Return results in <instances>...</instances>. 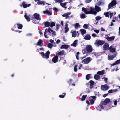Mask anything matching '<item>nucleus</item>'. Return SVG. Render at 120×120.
Masks as SVG:
<instances>
[{
  "mask_svg": "<svg viewBox=\"0 0 120 120\" xmlns=\"http://www.w3.org/2000/svg\"><path fill=\"white\" fill-rule=\"evenodd\" d=\"M90 10L88 11L86 8L84 7H83L82 8V10L83 12H84L85 14H96L93 8L90 7Z\"/></svg>",
  "mask_w": 120,
  "mask_h": 120,
  "instance_id": "obj_1",
  "label": "nucleus"
},
{
  "mask_svg": "<svg viewBox=\"0 0 120 120\" xmlns=\"http://www.w3.org/2000/svg\"><path fill=\"white\" fill-rule=\"evenodd\" d=\"M93 50V49L92 46L90 45H87L86 48V49L84 50V53L87 54L90 53Z\"/></svg>",
  "mask_w": 120,
  "mask_h": 120,
  "instance_id": "obj_2",
  "label": "nucleus"
},
{
  "mask_svg": "<svg viewBox=\"0 0 120 120\" xmlns=\"http://www.w3.org/2000/svg\"><path fill=\"white\" fill-rule=\"evenodd\" d=\"M117 4L116 1V0H113L108 5V10L110 9L111 7H113L115 5Z\"/></svg>",
  "mask_w": 120,
  "mask_h": 120,
  "instance_id": "obj_3",
  "label": "nucleus"
},
{
  "mask_svg": "<svg viewBox=\"0 0 120 120\" xmlns=\"http://www.w3.org/2000/svg\"><path fill=\"white\" fill-rule=\"evenodd\" d=\"M110 102V100L109 98H106L104 101H102L101 104L103 105H105L109 103Z\"/></svg>",
  "mask_w": 120,
  "mask_h": 120,
  "instance_id": "obj_4",
  "label": "nucleus"
},
{
  "mask_svg": "<svg viewBox=\"0 0 120 120\" xmlns=\"http://www.w3.org/2000/svg\"><path fill=\"white\" fill-rule=\"evenodd\" d=\"M105 41L102 40H96L95 41V44L99 45L101 46L105 43Z\"/></svg>",
  "mask_w": 120,
  "mask_h": 120,
  "instance_id": "obj_5",
  "label": "nucleus"
},
{
  "mask_svg": "<svg viewBox=\"0 0 120 120\" xmlns=\"http://www.w3.org/2000/svg\"><path fill=\"white\" fill-rule=\"evenodd\" d=\"M91 61L90 58L88 57L83 60L82 61V62L84 64H87L89 63Z\"/></svg>",
  "mask_w": 120,
  "mask_h": 120,
  "instance_id": "obj_6",
  "label": "nucleus"
},
{
  "mask_svg": "<svg viewBox=\"0 0 120 120\" xmlns=\"http://www.w3.org/2000/svg\"><path fill=\"white\" fill-rule=\"evenodd\" d=\"M109 87L106 84L102 85L101 86V89L103 91H106L109 88Z\"/></svg>",
  "mask_w": 120,
  "mask_h": 120,
  "instance_id": "obj_7",
  "label": "nucleus"
},
{
  "mask_svg": "<svg viewBox=\"0 0 120 120\" xmlns=\"http://www.w3.org/2000/svg\"><path fill=\"white\" fill-rule=\"evenodd\" d=\"M95 8H93L94 9L95 11V13L96 14H93L95 15L97 13V12H99L101 10V8L98 6H95Z\"/></svg>",
  "mask_w": 120,
  "mask_h": 120,
  "instance_id": "obj_8",
  "label": "nucleus"
},
{
  "mask_svg": "<svg viewBox=\"0 0 120 120\" xmlns=\"http://www.w3.org/2000/svg\"><path fill=\"white\" fill-rule=\"evenodd\" d=\"M33 16L35 19L38 20L41 19V18H40L39 14L37 13H35L33 15Z\"/></svg>",
  "mask_w": 120,
  "mask_h": 120,
  "instance_id": "obj_9",
  "label": "nucleus"
},
{
  "mask_svg": "<svg viewBox=\"0 0 120 120\" xmlns=\"http://www.w3.org/2000/svg\"><path fill=\"white\" fill-rule=\"evenodd\" d=\"M52 62L55 63H56L58 61V56L56 55L54 57L52 60Z\"/></svg>",
  "mask_w": 120,
  "mask_h": 120,
  "instance_id": "obj_10",
  "label": "nucleus"
},
{
  "mask_svg": "<svg viewBox=\"0 0 120 120\" xmlns=\"http://www.w3.org/2000/svg\"><path fill=\"white\" fill-rule=\"evenodd\" d=\"M31 16V15H27V14L26 13L24 15V17L28 22L30 21V18Z\"/></svg>",
  "mask_w": 120,
  "mask_h": 120,
  "instance_id": "obj_11",
  "label": "nucleus"
},
{
  "mask_svg": "<svg viewBox=\"0 0 120 120\" xmlns=\"http://www.w3.org/2000/svg\"><path fill=\"white\" fill-rule=\"evenodd\" d=\"M109 47V45L108 43H105L103 45V47L104 49L105 50H106L108 49Z\"/></svg>",
  "mask_w": 120,
  "mask_h": 120,
  "instance_id": "obj_12",
  "label": "nucleus"
},
{
  "mask_svg": "<svg viewBox=\"0 0 120 120\" xmlns=\"http://www.w3.org/2000/svg\"><path fill=\"white\" fill-rule=\"evenodd\" d=\"M45 26V27H49L50 25V23L48 21H46L44 22Z\"/></svg>",
  "mask_w": 120,
  "mask_h": 120,
  "instance_id": "obj_13",
  "label": "nucleus"
},
{
  "mask_svg": "<svg viewBox=\"0 0 120 120\" xmlns=\"http://www.w3.org/2000/svg\"><path fill=\"white\" fill-rule=\"evenodd\" d=\"M69 47V46L68 45L64 44L62 45L60 47L61 49H67Z\"/></svg>",
  "mask_w": 120,
  "mask_h": 120,
  "instance_id": "obj_14",
  "label": "nucleus"
},
{
  "mask_svg": "<svg viewBox=\"0 0 120 120\" xmlns=\"http://www.w3.org/2000/svg\"><path fill=\"white\" fill-rule=\"evenodd\" d=\"M22 5L24 8H25L28 7L30 6L31 5V4H29L28 5L27 4H26L25 2H23L22 3Z\"/></svg>",
  "mask_w": 120,
  "mask_h": 120,
  "instance_id": "obj_15",
  "label": "nucleus"
},
{
  "mask_svg": "<svg viewBox=\"0 0 120 120\" xmlns=\"http://www.w3.org/2000/svg\"><path fill=\"white\" fill-rule=\"evenodd\" d=\"M108 41L113 40L115 38L114 36H112L110 37H107L106 38Z\"/></svg>",
  "mask_w": 120,
  "mask_h": 120,
  "instance_id": "obj_16",
  "label": "nucleus"
},
{
  "mask_svg": "<svg viewBox=\"0 0 120 120\" xmlns=\"http://www.w3.org/2000/svg\"><path fill=\"white\" fill-rule=\"evenodd\" d=\"M91 38V36L89 34H87L86 35L84 38V39L86 40H89Z\"/></svg>",
  "mask_w": 120,
  "mask_h": 120,
  "instance_id": "obj_17",
  "label": "nucleus"
},
{
  "mask_svg": "<svg viewBox=\"0 0 120 120\" xmlns=\"http://www.w3.org/2000/svg\"><path fill=\"white\" fill-rule=\"evenodd\" d=\"M50 54V52L49 51H47L45 53V58L46 59H48L49 57Z\"/></svg>",
  "mask_w": 120,
  "mask_h": 120,
  "instance_id": "obj_18",
  "label": "nucleus"
},
{
  "mask_svg": "<svg viewBox=\"0 0 120 120\" xmlns=\"http://www.w3.org/2000/svg\"><path fill=\"white\" fill-rule=\"evenodd\" d=\"M105 73V70H102L98 71L97 74L98 75H102L104 74Z\"/></svg>",
  "mask_w": 120,
  "mask_h": 120,
  "instance_id": "obj_19",
  "label": "nucleus"
},
{
  "mask_svg": "<svg viewBox=\"0 0 120 120\" xmlns=\"http://www.w3.org/2000/svg\"><path fill=\"white\" fill-rule=\"evenodd\" d=\"M77 40H75L74 41L73 43L71 45L74 47H76L77 45Z\"/></svg>",
  "mask_w": 120,
  "mask_h": 120,
  "instance_id": "obj_20",
  "label": "nucleus"
},
{
  "mask_svg": "<svg viewBox=\"0 0 120 120\" xmlns=\"http://www.w3.org/2000/svg\"><path fill=\"white\" fill-rule=\"evenodd\" d=\"M43 44L42 41L41 39H39V40L38 41L37 43V45L38 46H42V45L41 44Z\"/></svg>",
  "mask_w": 120,
  "mask_h": 120,
  "instance_id": "obj_21",
  "label": "nucleus"
},
{
  "mask_svg": "<svg viewBox=\"0 0 120 120\" xmlns=\"http://www.w3.org/2000/svg\"><path fill=\"white\" fill-rule=\"evenodd\" d=\"M115 56H116L114 55L109 56H108V60H112L113 59V58Z\"/></svg>",
  "mask_w": 120,
  "mask_h": 120,
  "instance_id": "obj_22",
  "label": "nucleus"
},
{
  "mask_svg": "<svg viewBox=\"0 0 120 120\" xmlns=\"http://www.w3.org/2000/svg\"><path fill=\"white\" fill-rule=\"evenodd\" d=\"M80 31L82 35H83L86 33V31L84 29H81Z\"/></svg>",
  "mask_w": 120,
  "mask_h": 120,
  "instance_id": "obj_23",
  "label": "nucleus"
},
{
  "mask_svg": "<svg viewBox=\"0 0 120 120\" xmlns=\"http://www.w3.org/2000/svg\"><path fill=\"white\" fill-rule=\"evenodd\" d=\"M65 51L64 50H62L61 51H60L59 52L57 53V54L59 55L62 56L64 54Z\"/></svg>",
  "mask_w": 120,
  "mask_h": 120,
  "instance_id": "obj_24",
  "label": "nucleus"
},
{
  "mask_svg": "<svg viewBox=\"0 0 120 120\" xmlns=\"http://www.w3.org/2000/svg\"><path fill=\"white\" fill-rule=\"evenodd\" d=\"M100 75L98 74H95L94 77L95 79L96 80H98L100 78Z\"/></svg>",
  "mask_w": 120,
  "mask_h": 120,
  "instance_id": "obj_25",
  "label": "nucleus"
},
{
  "mask_svg": "<svg viewBox=\"0 0 120 120\" xmlns=\"http://www.w3.org/2000/svg\"><path fill=\"white\" fill-rule=\"evenodd\" d=\"M70 12H68L65 14H64L63 15H62V16L63 17H66V19L68 17H69V15L70 14Z\"/></svg>",
  "mask_w": 120,
  "mask_h": 120,
  "instance_id": "obj_26",
  "label": "nucleus"
},
{
  "mask_svg": "<svg viewBox=\"0 0 120 120\" xmlns=\"http://www.w3.org/2000/svg\"><path fill=\"white\" fill-rule=\"evenodd\" d=\"M91 75L90 74H89L87 75L86 76V79L87 80H88L90 79V78Z\"/></svg>",
  "mask_w": 120,
  "mask_h": 120,
  "instance_id": "obj_27",
  "label": "nucleus"
},
{
  "mask_svg": "<svg viewBox=\"0 0 120 120\" xmlns=\"http://www.w3.org/2000/svg\"><path fill=\"white\" fill-rule=\"evenodd\" d=\"M17 28L18 29H21L23 27V25L22 24L19 23H17Z\"/></svg>",
  "mask_w": 120,
  "mask_h": 120,
  "instance_id": "obj_28",
  "label": "nucleus"
},
{
  "mask_svg": "<svg viewBox=\"0 0 120 120\" xmlns=\"http://www.w3.org/2000/svg\"><path fill=\"white\" fill-rule=\"evenodd\" d=\"M54 45L50 43H49L48 44L47 46L49 48H51L53 46H54Z\"/></svg>",
  "mask_w": 120,
  "mask_h": 120,
  "instance_id": "obj_29",
  "label": "nucleus"
},
{
  "mask_svg": "<svg viewBox=\"0 0 120 120\" xmlns=\"http://www.w3.org/2000/svg\"><path fill=\"white\" fill-rule=\"evenodd\" d=\"M72 37H76L77 36L76 31H75L73 32H72Z\"/></svg>",
  "mask_w": 120,
  "mask_h": 120,
  "instance_id": "obj_30",
  "label": "nucleus"
},
{
  "mask_svg": "<svg viewBox=\"0 0 120 120\" xmlns=\"http://www.w3.org/2000/svg\"><path fill=\"white\" fill-rule=\"evenodd\" d=\"M65 29V33H67V32L68 31L69 29L68 26V24H66Z\"/></svg>",
  "mask_w": 120,
  "mask_h": 120,
  "instance_id": "obj_31",
  "label": "nucleus"
},
{
  "mask_svg": "<svg viewBox=\"0 0 120 120\" xmlns=\"http://www.w3.org/2000/svg\"><path fill=\"white\" fill-rule=\"evenodd\" d=\"M37 3L38 5H44L45 4V2L43 1H40L38 2Z\"/></svg>",
  "mask_w": 120,
  "mask_h": 120,
  "instance_id": "obj_32",
  "label": "nucleus"
},
{
  "mask_svg": "<svg viewBox=\"0 0 120 120\" xmlns=\"http://www.w3.org/2000/svg\"><path fill=\"white\" fill-rule=\"evenodd\" d=\"M87 97V95H83L82 96V98H81V99L80 98V99L81 101H83L85 100L86 98V97Z\"/></svg>",
  "mask_w": 120,
  "mask_h": 120,
  "instance_id": "obj_33",
  "label": "nucleus"
},
{
  "mask_svg": "<svg viewBox=\"0 0 120 120\" xmlns=\"http://www.w3.org/2000/svg\"><path fill=\"white\" fill-rule=\"evenodd\" d=\"M89 83H90V86H93L94 84V82L92 80L90 81Z\"/></svg>",
  "mask_w": 120,
  "mask_h": 120,
  "instance_id": "obj_34",
  "label": "nucleus"
},
{
  "mask_svg": "<svg viewBox=\"0 0 120 120\" xmlns=\"http://www.w3.org/2000/svg\"><path fill=\"white\" fill-rule=\"evenodd\" d=\"M75 25V29L79 27L80 26V25H79V24L78 23H76Z\"/></svg>",
  "mask_w": 120,
  "mask_h": 120,
  "instance_id": "obj_35",
  "label": "nucleus"
},
{
  "mask_svg": "<svg viewBox=\"0 0 120 120\" xmlns=\"http://www.w3.org/2000/svg\"><path fill=\"white\" fill-rule=\"evenodd\" d=\"M55 26V23L53 22H52L50 23V26L51 28Z\"/></svg>",
  "mask_w": 120,
  "mask_h": 120,
  "instance_id": "obj_36",
  "label": "nucleus"
},
{
  "mask_svg": "<svg viewBox=\"0 0 120 120\" xmlns=\"http://www.w3.org/2000/svg\"><path fill=\"white\" fill-rule=\"evenodd\" d=\"M47 29H45V31L44 33V36L45 37V38H48V37H47V36L46 35V33H47Z\"/></svg>",
  "mask_w": 120,
  "mask_h": 120,
  "instance_id": "obj_37",
  "label": "nucleus"
},
{
  "mask_svg": "<svg viewBox=\"0 0 120 120\" xmlns=\"http://www.w3.org/2000/svg\"><path fill=\"white\" fill-rule=\"evenodd\" d=\"M49 41L51 43H52L54 45V47H55L56 46V45L54 41L52 39H51L49 40Z\"/></svg>",
  "mask_w": 120,
  "mask_h": 120,
  "instance_id": "obj_38",
  "label": "nucleus"
},
{
  "mask_svg": "<svg viewBox=\"0 0 120 120\" xmlns=\"http://www.w3.org/2000/svg\"><path fill=\"white\" fill-rule=\"evenodd\" d=\"M39 53L42 56V57L43 58H45V54L44 52H41Z\"/></svg>",
  "mask_w": 120,
  "mask_h": 120,
  "instance_id": "obj_39",
  "label": "nucleus"
},
{
  "mask_svg": "<svg viewBox=\"0 0 120 120\" xmlns=\"http://www.w3.org/2000/svg\"><path fill=\"white\" fill-rule=\"evenodd\" d=\"M80 17L82 19H84L85 18V14H81L80 15Z\"/></svg>",
  "mask_w": 120,
  "mask_h": 120,
  "instance_id": "obj_40",
  "label": "nucleus"
},
{
  "mask_svg": "<svg viewBox=\"0 0 120 120\" xmlns=\"http://www.w3.org/2000/svg\"><path fill=\"white\" fill-rule=\"evenodd\" d=\"M66 93H63L62 95H60L59 96V97L60 98H64V97Z\"/></svg>",
  "mask_w": 120,
  "mask_h": 120,
  "instance_id": "obj_41",
  "label": "nucleus"
},
{
  "mask_svg": "<svg viewBox=\"0 0 120 120\" xmlns=\"http://www.w3.org/2000/svg\"><path fill=\"white\" fill-rule=\"evenodd\" d=\"M66 4V3H61L60 5L61 6H62L64 8Z\"/></svg>",
  "mask_w": 120,
  "mask_h": 120,
  "instance_id": "obj_42",
  "label": "nucleus"
},
{
  "mask_svg": "<svg viewBox=\"0 0 120 120\" xmlns=\"http://www.w3.org/2000/svg\"><path fill=\"white\" fill-rule=\"evenodd\" d=\"M101 17L98 16L95 17V19L96 20H98L101 19Z\"/></svg>",
  "mask_w": 120,
  "mask_h": 120,
  "instance_id": "obj_43",
  "label": "nucleus"
},
{
  "mask_svg": "<svg viewBox=\"0 0 120 120\" xmlns=\"http://www.w3.org/2000/svg\"><path fill=\"white\" fill-rule=\"evenodd\" d=\"M77 66L76 65H75V67L74 68V71L76 72L77 70Z\"/></svg>",
  "mask_w": 120,
  "mask_h": 120,
  "instance_id": "obj_44",
  "label": "nucleus"
},
{
  "mask_svg": "<svg viewBox=\"0 0 120 120\" xmlns=\"http://www.w3.org/2000/svg\"><path fill=\"white\" fill-rule=\"evenodd\" d=\"M109 12H107L106 13H104V14L105 15L106 17H109Z\"/></svg>",
  "mask_w": 120,
  "mask_h": 120,
  "instance_id": "obj_45",
  "label": "nucleus"
},
{
  "mask_svg": "<svg viewBox=\"0 0 120 120\" xmlns=\"http://www.w3.org/2000/svg\"><path fill=\"white\" fill-rule=\"evenodd\" d=\"M102 79H104V81H105L106 83L107 82V80H108V78L106 77H103Z\"/></svg>",
  "mask_w": 120,
  "mask_h": 120,
  "instance_id": "obj_46",
  "label": "nucleus"
},
{
  "mask_svg": "<svg viewBox=\"0 0 120 120\" xmlns=\"http://www.w3.org/2000/svg\"><path fill=\"white\" fill-rule=\"evenodd\" d=\"M110 51L112 52H114L115 51V48H112L111 49Z\"/></svg>",
  "mask_w": 120,
  "mask_h": 120,
  "instance_id": "obj_47",
  "label": "nucleus"
},
{
  "mask_svg": "<svg viewBox=\"0 0 120 120\" xmlns=\"http://www.w3.org/2000/svg\"><path fill=\"white\" fill-rule=\"evenodd\" d=\"M116 64H117L120 63V59H119L115 62Z\"/></svg>",
  "mask_w": 120,
  "mask_h": 120,
  "instance_id": "obj_48",
  "label": "nucleus"
},
{
  "mask_svg": "<svg viewBox=\"0 0 120 120\" xmlns=\"http://www.w3.org/2000/svg\"><path fill=\"white\" fill-rule=\"evenodd\" d=\"M79 54V52H77L76 53V58L77 60H78L79 59L78 55Z\"/></svg>",
  "mask_w": 120,
  "mask_h": 120,
  "instance_id": "obj_49",
  "label": "nucleus"
},
{
  "mask_svg": "<svg viewBox=\"0 0 120 120\" xmlns=\"http://www.w3.org/2000/svg\"><path fill=\"white\" fill-rule=\"evenodd\" d=\"M88 26V25L86 24H85L83 26V27L85 28V29H87V28Z\"/></svg>",
  "mask_w": 120,
  "mask_h": 120,
  "instance_id": "obj_50",
  "label": "nucleus"
},
{
  "mask_svg": "<svg viewBox=\"0 0 120 120\" xmlns=\"http://www.w3.org/2000/svg\"><path fill=\"white\" fill-rule=\"evenodd\" d=\"M60 27V25L58 24L56 25V27L57 30Z\"/></svg>",
  "mask_w": 120,
  "mask_h": 120,
  "instance_id": "obj_51",
  "label": "nucleus"
},
{
  "mask_svg": "<svg viewBox=\"0 0 120 120\" xmlns=\"http://www.w3.org/2000/svg\"><path fill=\"white\" fill-rule=\"evenodd\" d=\"M90 102L91 105H92L94 103V101L93 99H91L90 100Z\"/></svg>",
  "mask_w": 120,
  "mask_h": 120,
  "instance_id": "obj_52",
  "label": "nucleus"
},
{
  "mask_svg": "<svg viewBox=\"0 0 120 120\" xmlns=\"http://www.w3.org/2000/svg\"><path fill=\"white\" fill-rule=\"evenodd\" d=\"M52 32V34L55 35H56L55 32L54 31L52 30L51 29L50 32Z\"/></svg>",
  "mask_w": 120,
  "mask_h": 120,
  "instance_id": "obj_53",
  "label": "nucleus"
},
{
  "mask_svg": "<svg viewBox=\"0 0 120 120\" xmlns=\"http://www.w3.org/2000/svg\"><path fill=\"white\" fill-rule=\"evenodd\" d=\"M113 14V13H109V15L110 18H111Z\"/></svg>",
  "mask_w": 120,
  "mask_h": 120,
  "instance_id": "obj_54",
  "label": "nucleus"
},
{
  "mask_svg": "<svg viewBox=\"0 0 120 120\" xmlns=\"http://www.w3.org/2000/svg\"><path fill=\"white\" fill-rule=\"evenodd\" d=\"M91 97L94 100H96V96H91Z\"/></svg>",
  "mask_w": 120,
  "mask_h": 120,
  "instance_id": "obj_55",
  "label": "nucleus"
},
{
  "mask_svg": "<svg viewBox=\"0 0 120 120\" xmlns=\"http://www.w3.org/2000/svg\"><path fill=\"white\" fill-rule=\"evenodd\" d=\"M113 90L112 89H111L109 90L108 92L109 93H112L113 92Z\"/></svg>",
  "mask_w": 120,
  "mask_h": 120,
  "instance_id": "obj_56",
  "label": "nucleus"
},
{
  "mask_svg": "<svg viewBox=\"0 0 120 120\" xmlns=\"http://www.w3.org/2000/svg\"><path fill=\"white\" fill-rule=\"evenodd\" d=\"M103 105H102L101 104H100L99 107H100L101 109H103L104 108Z\"/></svg>",
  "mask_w": 120,
  "mask_h": 120,
  "instance_id": "obj_57",
  "label": "nucleus"
},
{
  "mask_svg": "<svg viewBox=\"0 0 120 120\" xmlns=\"http://www.w3.org/2000/svg\"><path fill=\"white\" fill-rule=\"evenodd\" d=\"M117 100H115L114 101V104L116 105L117 104Z\"/></svg>",
  "mask_w": 120,
  "mask_h": 120,
  "instance_id": "obj_58",
  "label": "nucleus"
},
{
  "mask_svg": "<svg viewBox=\"0 0 120 120\" xmlns=\"http://www.w3.org/2000/svg\"><path fill=\"white\" fill-rule=\"evenodd\" d=\"M72 81V80L71 79H70L68 81V82L69 83H71Z\"/></svg>",
  "mask_w": 120,
  "mask_h": 120,
  "instance_id": "obj_59",
  "label": "nucleus"
},
{
  "mask_svg": "<svg viewBox=\"0 0 120 120\" xmlns=\"http://www.w3.org/2000/svg\"><path fill=\"white\" fill-rule=\"evenodd\" d=\"M53 10L54 11H58L57 8L56 7H54L53 8Z\"/></svg>",
  "mask_w": 120,
  "mask_h": 120,
  "instance_id": "obj_60",
  "label": "nucleus"
},
{
  "mask_svg": "<svg viewBox=\"0 0 120 120\" xmlns=\"http://www.w3.org/2000/svg\"><path fill=\"white\" fill-rule=\"evenodd\" d=\"M94 32H95L97 33H98L99 32V31L98 30H94Z\"/></svg>",
  "mask_w": 120,
  "mask_h": 120,
  "instance_id": "obj_61",
  "label": "nucleus"
},
{
  "mask_svg": "<svg viewBox=\"0 0 120 120\" xmlns=\"http://www.w3.org/2000/svg\"><path fill=\"white\" fill-rule=\"evenodd\" d=\"M51 28H48V31L49 33H50V31H51Z\"/></svg>",
  "mask_w": 120,
  "mask_h": 120,
  "instance_id": "obj_62",
  "label": "nucleus"
},
{
  "mask_svg": "<svg viewBox=\"0 0 120 120\" xmlns=\"http://www.w3.org/2000/svg\"><path fill=\"white\" fill-rule=\"evenodd\" d=\"M92 0H86V2L87 3H89Z\"/></svg>",
  "mask_w": 120,
  "mask_h": 120,
  "instance_id": "obj_63",
  "label": "nucleus"
},
{
  "mask_svg": "<svg viewBox=\"0 0 120 120\" xmlns=\"http://www.w3.org/2000/svg\"><path fill=\"white\" fill-rule=\"evenodd\" d=\"M61 41L59 39H58L56 41V43L58 44Z\"/></svg>",
  "mask_w": 120,
  "mask_h": 120,
  "instance_id": "obj_64",
  "label": "nucleus"
}]
</instances>
